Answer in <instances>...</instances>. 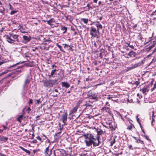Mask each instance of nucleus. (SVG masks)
<instances>
[{
	"label": "nucleus",
	"mask_w": 156,
	"mask_h": 156,
	"mask_svg": "<svg viewBox=\"0 0 156 156\" xmlns=\"http://www.w3.org/2000/svg\"><path fill=\"white\" fill-rule=\"evenodd\" d=\"M64 45H65V46L64 47L65 48L66 47V46H68L69 47H70V46L67 45L66 44H64Z\"/></svg>",
	"instance_id": "5fc2aeb1"
},
{
	"label": "nucleus",
	"mask_w": 156,
	"mask_h": 156,
	"mask_svg": "<svg viewBox=\"0 0 156 156\" xmlns=\"http://www.w3.org/2000/svg\"><path fill=\"white\" fill-rule=\"evenodd\" d=\"M49 146L47 147L45 149V151L44 152V154H48L49 155H50V153H49Z\"/></svg>",
	"instance_id": "5701e85b"
},
{
	"label": "nucleus",
	"mask_w": 156,
	"mask_h": 156,
	"mask_svg": "<svg viewBox=\"0 0 156 156\" xmlns=\"http://www.w3.org/2000/svg\"><path fill=\"white\" fill-rule=\"evenodd\" d=\"M67 113H65L62 115L61 120L62 121L64 124L62 125V126L66 125V122L67 120Z\"/></svg>",
	"instance_id": "423d86ee"
},
{
	"label": "nucleus",
	"mask_w": 156,
	"mask_h": 156,
	"mask_svg": "<svg viewBox=\"0 0 156 156\" xmlns=\"http://www.w3.org/2000/svg\"><path fill=\"white\" fill-rule=\"evenodd\" d=\"M93 23H94L95 25L96 26L97 29H98L99 30L100 29H102V26L99 21H95Z\"/></svg>",
	"instance_id": "6e6552de"
},
{
	"label": "nucleus",
	"mask_w": 156,
	"mask_h": 156,
	"mask_svg": "<svg viewBox=\"0 0 156 156\" xmlns=\"http://www.w3.org/2000/svg\"><path fill=\"white\" fill-rule=\"evenodd\" d=\"M90 34L91 36V37L97 38H99V35L100 32L98 29H96L94 27L92 26L90 28Z\"/></svg>",
	"instance_id": "7ed1b4c3"
},
{
	"label": "nucleus",
	"mask_w": 156,
	"mask_h": 156,
	"mask_svg": "<svg viewBox=\"0 0 156 156\" xmlns=\"http://www.w3.org/2000/svg\"><path fill=\"white\" fill-rule=\"evenodd\" d=\"M86 140L85 142L87 146H89L93 144L94 146H98L100 143L99 137L97 136L96 138H94V135L92 134L88 133L83 135Z\"/></svg>",
	"instance_id": "f257e3e1"
},
{
	"label": "nucleus",
	"mask_w": 156,
	"mask_h": 156,
	"mask_svg": "<svg viewBox=\"0 0 156 156\" xmlns=\"http://www.w3.org/2000/svg\"><path fill=\"white\" fill-rule=\"evenodd\" d=\"M88 96L90 97V98L93 99L94 100H97L98 99V95L96 93H93L90 91L88 94Z\"/></svg>",
	"instance_id": "39448f33"
},
{
	"label": "nucleus",
	"mask_w": 156,
	"mask_h": 156,
	"mask_svg": "<svg viewBox=\"0 0 156 156\" xmlns=\"http://www.w3.org/2000/svg\"><path fill=\"white\" fill-rule=\"evenodd\" d=\"M123 113H125V112L122 111L121 112V113H120L119 112H117V114L120 116L121 119L123 120L124 121V119L123 118L124 117L125 118H126V115H123Z\"/></svg>",
	"instance_id": "1a4fd4ad"
},
{
	"label": "nucleus",
	"mask_w": 156,
	"mask_h": 156,
	"mask_svg": "<svg viewBox=\"0 0 156 156\" xmlns=\"http://www.w3.org/2000/svg\"><path fill=\"white\" fill-rule=\"evenodd\" d=\"M71 29L73 30H75V29L73 27H71Z\"/></svg>",
	"instance_id": "338daca9"
},
{
	"label": "nucleus",
	"mask_w": 156,
	"mask_h": 156,
	"mask_svg": "<svg viewBox=\"0 0 156 156\" xmlns=\"http://www.w3.org/2000/svg\"><path fill=\"white\" fill-rule=\"evenodd\" d=\"M129 47L131 48L132 49H133L134 48V46L133 45H129Z\"/></svg>",
	"instance_id": "8fccbe9b"
},
{
	"label": "nucleus",
	"mask_w": 156,
	"mask_h": 156,
	"mask_svg": "<svg viewBox=\"0 0 156 156\" xmlns=\"http://www.w3.org/2000/svg\"><path fill=\"white\" fill-rule=\"evenodd\" d=\"M98 0H94V2L96 3L98 2Z\"/></svg>",
	"instance_id": "052dcab7"
},
{
	"label": "nucleus",
	"mask_w": 156,
	"mask_h": 156,
	"mask_svg": "<svg viewBox=\"0 0 156 156\" xmlns=\"http://www.w3.org/2000/svg\"><path fill=\"white\" fill-rule=\"evenodd\" d=\"M30 134H31V133H31H31H32V134L31 136V138L32 139H33V138H34V133H33V132H31L30 131Z\"/></svg>",
	"instance_id": "79ce46f5"
},
{
	"label": "nucleus",
	"mask_w": 156,
	"mask_h": 156,
	"mask_svg": "<svg viewBox=\"0 0 156 156\" xmlns=\"http://www.w3.org/2000/svg\"><path fill=\"white\" fill-rule=\"evenodd\" d=\"M117 136H114L113 137V139L114 140H115V139L116 138Z\"/></svg>",
	"instance_id": "4d7b16f0"
},
{
	"label": "nucleus",
	"mask_w": 156,
	"mask_h": 156,
	"mask_svg": "<svg viewBox=\"0 0 156 156\" xmlns=\"http://www.w3.org/2000/svg\"><path fill=\"white\" fill-rule=\"evenodd\" d=\"M133 127H134V126L133 124H131L128 127L127 129L129 130H131Z\"/></svg>",
	"instance_id": "cd10ccee"
},
{
	"label": "nucleus",
	"mask_w": 156,
	"mask_h": 156,
	"mask_svg": "<svg viewBox=\"0 0 156 156\" xmlns=\"http://www.w3.org/2000/svg\"><path fill=\"white\" fill-rule=\"evenodd\" d=\"M7 71H5V72H2L1 73H0V76H2V75L5 74V73H7Z\"/></svg>",
	"instance_id": "c03bdc74"
},
{
	"label": "nucleus",
	"mask_w": 156,
	"mask_h": 156,
	"mask_svg": "<svg viewBox=\"0 0 156 156\" xmlns=\"http://www.w3.org/2000/svg\"><path fill=\"white\" fill-rule=\"evenodd\" d=\"M47 22L48 24L50 25H51V23H53L55 22L53 18L47 21Z\"/></svg>",
	"instance_id": "6ab92c4d"
},
{
	"label": "nucleus",
	"mask_w": 156,
	"mask_h": 156,
	"mask_svg": "<svg viewBox=\"0 0 156 156\" xmlns=\"http://www.w3.org/2000/svg\"><path fill=\"white\" fill-rule=\"evenodd\" d=\"M132 145H130L129 146V149H132L133 150V149L132 148Z\"/></svg>",
	"instance_id": "3c124183"
},
{
	"label": "nucleus",
	"mask_w": 156,
	"mask_h": 156,
	"mask_svg": "<svg viewBox=\"0 0 156 156\" xmlns=\"http://www.w3.org/2000/svg\"><path fill=\"white\" fill-rule=\"evenodd\" d=\"M20 147L21 150L25 151L29 155L30 154V151L27 150V149L24 148L21 146H20Z\"/></svg>",
	"instance_id": "2eb2a0df"
},
{
	"label": "nucleus",
	"mask_w": 156,
	"mask_h": 156,
	"mask_svg": "<svg viewBox=\"0 0 156 156\" xmlns=\"http://www.w3.org/2000/svg\"><path fill=\"white\" fill-rule=\"evenodd\" d=\"M9 35H6L5 36L7 42L10 44H17L19 42L18 38L19 35L12 34H9Z\"/></svg>",
	"instance_id": "f03ea898"
},
{
	"label": "nucleus",
	"mask_w": 156,
	"mask_h": 156,
	"mask_svg": "<svg viewBox=\"0 0 156 156\" xmlns=\"http://www.w3.org/2000/svg\"><path fill=\"white\" fill-rule=\"evenodd\" d=\"M136 118L137 119V122L139 124L140 123V120L139 118H138V116H136Z\"/></svg>",
	"instance_id": "37998d69"
},
{
	"label": "nucleus",
	"mask_w": 156,
	"mask_h": 156,
	"mask_svg": "<svg viewBox=\"0 0 156 156\" xmlns=\"http://www.w3.org/2000/svg\"><path fill=\"white\" fill-rule=\"evenodd\" d=\"M109 106V103L108 102H107L106 103V104L105 106Z\"/></svg>",
	"instance_id": "09e8293b"
},
{
	"label": "nucleus",
	"mask_w": 156,
	"mask_h": 156,
	"mask_svg": "<svg viewBox=\"0 0 156 156\" xmlns=\"http://www.w3.org/2000/svg\"><path fill=\"white\" fill-rule=\"evenodd\" d=\"M17 11H12L10 12V14L12 15L17 12Z\"/></svg>",
	"instance_id": "f704fd0d"
},
{
	"label": "nucleus",
	"mask_w": 156,
	"mask_h": 156,
	"mask_svg": "<svg viewBox=\"0 0 156 156\" xmlns=\"http://www.w3.org/2000/svg\"><path fill=\"white\" fill-rule=\"evenodd\" d=\"M81 20L85 24H87L88 22V19H87L81 18Z\"/></svg>",
	"instance_id": "4be33fe9"
},
{
	"label": "nucleus",
	"mask_w": 156,
	"mask_h": 156,
	"mask_svg": "<svg viewBox=\"0 0 156 156\" xmlns=\"http://www.w3.org/2000/svg\"><path fill=\"white\" fill-rule=\"evenodd\" d=\"M4 62H0V66L3 63H4Z\"/></svg>",
	"instance_id": "bf43d9fd"
},
{
	"label": "nucleus",
	"mask_w": 156,
	"mask_h": 156,
	"mask_svg": "<svg viewBox=\"0 0 156 156\" xmlns=\"http://www.w3.org/2000/svg\"><path fill=\"white\" fill-rule=\"evenodd\" d=\"M51 67H52V69H53L54 67H55V68H56L57 67V66L54 65H52V66H51Z\"/></svg>",
	"instance_id": "13d9d810"
},
{
	"label": "nucleus",
	"mask_w": 156,
	"mask_h": 156,
	"mask_svg": "<svg viewBox=\"0 0 156 156\" xmlns=\"http://www.w3.org/2000/svg\"><path fill=\"white\" fill-rule=\"evenodd\" d=\"M25 62V61H23L22 62H18L14 65H13L12 66H11L10 67H9V68H11V67H14V66H15L18 65V64H21V63H24Z\"/></svg>",
	"instance_id": "b1692460"
},
{
	"label": "nucleus",
	"mask_w": 156,
	"mask_h": 156,
	"mask_svg": "<svg viewBox=\"0 0 156 156\" xmlns=\"http://www.w3.org/2000/svg\"><path fill=\"white\" fill-rule=\"evenodd\" d=\"M133 138L134 139H135L136 141H137V140L138 139L136 137L132 136Z\"/></svg>",
	"instance_id": "864d4df0"
},
{
	"label": "nucleus",
	"mask_w": 156,
	"mask_h": 156,
	"mask_svg": "<svg viewBox=\"0 0 156 156\" xmlns=\"http://www.w3.org/2000/svg\"><path fill=\"white\" fill-rule=\"evenodd\" d=\"M61 30H65V31L63 33H65L66 32L67 28L66 27L62 26L61 27Z\"/></svg>",
	"instance_id": "a878e982"
},
{
	"label": "nucleus",
	"mask_w": 156,
	"mask_h": 156,
	"mask_svg": "<svg viewBox=\"0 0 156 156\" xmlns=\"http://www.w3.org/2000/svg\"><path fill=\"white\" fill-rule=\"evenodd\" d=\"M57 46L60 49V50L61 51H63L62 49V46L61 45H59L58 44H57Z\"/></svg>",
	"instance_id": "72a5a7b5"
},
{
	"label": "nucleus",
	"mask_w": 156,
	"mask_h": 156,
	"mask_svg": "<svg viewBox=\"0 0 156 156\" xmlns=\"http://www.w3.org/2000/svg\"><path fill=\"white\" fill-rule=\"evenodd\" d=\"M8 139V138L7 137L0 136V141H1L5 142L7 141Z\"/></svg>",
	"instance_id": "f8f14e48"
},
{
	"label": "nucleus",
	"mask_w": 156,
	"mask_h": 156,
	"mask_svg": "<svg viewBox=\"0 0 156 156\" xmlns=\"http://www.w3.org/2000/svg\"><path fill=\"white\" fill-rule=\"evenodd\" d=\"M37 140L35 139V140H34L33 141H32V142L33 143H37Z\"/></svg>",
	"instance_id": "de8ad7c7"
},
{
	"label": "nucleus",
	"mask_w": 156,
	"mask_h": 156,
	"mask_svg": "<svg viewBox=\"0 0 156 156\" xmlns=\"http://www.w3.org/2000/svg\"><path fill=\"white\" fill-rule=\"evenodd\" d=\"M91 80H92V79H90L89 78H87L86 79V81H91Z\"/></svg>",
	"instance_id": "a18cd8bd"
},
{
	"label": "nucleus",
	"mask_w": 156,
	"mask_h": 156,
	"mask_svg": "<svg viewBox=\"0 0 156 156\" xmlns=\"http://www.w3.org/2000/svg\"><path fill=\"white\" fill-rule=\"evenodd\" d=\"M137 37L138 39L139 40H140V41H142V39L143 38L141 34H138V35H137Z\"/></svg>",
	"instance_id": "c756f323"
},
{
	"label": "nucleus",
	"mask_w": 156,
	"mask_h": 156,
	"mask_svg": "<svg viewBox=\"0 0 156 156\" xmlns=\"http://www.w3.org/2000/svg\"><path fill=\"white\" fill-rule=\"evenodd\" d=\"M148 87L146 86L144 87L142 90V92L144 94H146L148 91Z\"/></svg>",
	"instance_id": "4468645a"
},
{
	"label": "nucleus",
	"mask_w": 156,
	"mask_h": 156,
	"mask_svg": "<svg viewBox=\"0 0 156 156\" xmlns=\"http://www.w3.org/2000/svg\"><path fill=\"white\" fill-rule=\"evenodd\" d=\"M5 12V8L3 7L0 6V12L3 13Z\"/></svg>",
	"instance_id": "bb28decb"
},
{
	"label": "nucleus",
	"mask_w": 156,
	"mask_h": 156,
	"mask_svg": "<svg viewBox=\"0 0 156 156\" xmlns=\"http://www.w3.org/2000/svg\"><path fill=\"white\" fill-rule=\"evenodd\" d=\"M23 38L27 42H29L31 40V37L30 36H27L24 35L23 36Z\"/></svg>",
	"instance_id": "ddd939ff"
},
{
	"label": "nucleus",
	"mask_w": 156,
	"mask_h": 156,
	"mask_svg": "<svg viewBox=\"0 0 156 156\" xmlns=\"http://www.w3.org/2000/svg\"><path fill=\"white\" fill-rule=\"evenodd\" d=\"M81 103V101H78V102H77V104L76 106H77V107H78L79 106V105H80Z\"/></svg>",
	"instance_id": "c9c22d12"
},
{
	"label": "nucleus",
	"mask_w": 156,
	"mask_h": 156,
	"mask_svg": "<svg viewBox=\"0 0 156 156\" xmlns=\"http://www.w3.org/2000/svg\"><path fill=\"white\" fill-rule=\"evenodd\" d=\"M23 110H24L27 113H29L31 109L30 107L26 106Z\"/></svg>",
	"instance_id": "412c9836"
},
{
	"label": "nucleus",
	"mask_w": 156,
	"mask_h": 156,
	"mask_svg": "<svg viewBox=\"0 0 156 156\" xmlns=\"http://www.w3.org/2000/svg\"><path fill=\"white\" fill-rule=\"evenodd\" d=\"M33 103V100L32 99H29V101L28 103L29 105H30L31 104H32Z\"/></svg>",
	"instance_id": "ea45409f"
},
{
	"label": "nucleus",
	"mask_w": 156,
	"mask_h": 156,
	"mask_svg": "<svg viewBox=\"0 0 156 156\" xmlns=\"http://www.w3.org/2000/svg\"><path fill=\"white\" fill-rule=\"evenodd\" d=\"M87 6L89 8H91V7L90 6V5L89 4H87Z\"/></svg>",
	"instance_id": "680f3d73"
},
{
	"label": "nucleus",
	"mask_w": 156,
	"mask_h": 156,
	"mask_svg": "<svg viewBox=\"0 0 156 156\" xmlns=\"http://www.w3.org/2000/svg\"><path fill=\"white\" fill-rule=\"evenodd\" d=\"M57 81V80H50L43 81V86L46 87H52Z\"/></svg>",
	"instance_id": "20e7f679"
},
{
	"label": "nucleus",
	"mask_w": 156,
	"mask_h": 156,
	"mask_svg": "<svg viewBox=\"0 0 156 156\" xmlns=\"http://www.w3.org/2000/svg\"><path fill=\"white\" fill-rule=\"evenodd\" d=\"M53 75H51V73L50 75H48V76H49V78H50L51 76H52Z\"/></svg>",
	"instance_id": "e2e57ef3"
},
{
	"label": "nucleus",
	"mask_w": 156,
	"mask_h": 156,
	"mask_svg": "<svg viewBox=\"0 0 156 156\" xmlns=\"http://www.w3.org/2000/svg\"><path fill=\"white\" fill-rule=\"evenodd\" d=\"M154 89H155V88L154 87H153L151 89V91H152L154 90Z\"/></svg>",
	"instance_id": "0e129e2a"
},
{
	"label": "nucleus",
	"mask_w": 156,
	"mask_h": 156,
	"mask_svg": "<svg viewBox=\"0 0 156 156\" xmlns=\"http://www.w3.org/2000/svg\"><path fill=\"white\" fill-rule=\"evenodd\" d=\"M116 142L115 140L113 139V140L111 141L110 142V146H112Z\"/></svg>",
	"instance_id": "2f4dec72"
},
{
	"label": "nucleus",
	"mask_w": 156,
	"mask_h": 156,
	"mask_svg": "<svg viewBox=\"0 0 156 156\" xmlns=\"http://www.w3.org/2000/svg\"><path fill=\"white\" fill-rule=\"evenodd\" d=\"M128 55L130 57H134L135 56V53L133 51H131L128 54Z\"/></svg>",
	"instance_id": "dca6fc26"
},
{
	"label": "nucleus",
	"mask_w": 156,
	"mask_h": 156,
	"mask_svg": "<svg viewBox=\"0 0 156 156\" xmlns=\"http://www.w3.org/2000/svg\"><path fill=\"white\" fill-rule=\"evenodd\" d=\"M136 142L137 143H140L142 144H144L143 141L140 139H138L137 140V141H136Z\"/></svg>",
	"instance_id": "c85d7f7f"
},
{
	"label": "nucleus",
	"mask_w": 156,
	"mask_h": 156,
	"mask_svg": "<svg viewBox=\"0 0 156 156\" xmlns=\"http://www.w3.org/2000/svg\"><path fill=\"white\" fill-rule=\"evenodd\" d=\"M156 44V42L155 41H154L153 42V44L151 46H150L149 48L148 49L149 50L151 49L152 48L154 47V46Z\"/></svg>",
	"instance_id": "393cba45"
},
{
	"label": "nucleus",
	"mask_w": 156,
	"mask_h": 156,
	"mask_svg": "<svg viewBox=\"0 0 156 156\" xmlns=\"http://www.w3.org/2000/svg\"><path fill=\"white\" fill-rule=\"evenodd\" d=\"M142 136H143V137H145V139H147V140H150L148 138V137L147 136L145 135L143 136V135H142Z\"/></svg>",
	"instance_id": "a19ab883"
},
{
	"label": "nucleus",
	"mask_w": 156,
	"mask_h": 156,
	"mask_svg": "<svg viewBox=\"0 0 156 156\" xmlns=\"http://www.w3.org/2000/svg\"><path fill=\"white\" fill-rule=\"evenodd\" d=\"M36 139L37 140H39L40 142L41 143V142H42V140H41V138L39 136H37V137H36Z\"/></svg>",
	"instance_id": "473e14b6"
},
{
	"label": "nucleus",
	"mask_w": 156,
	"mask_h": 156,
	"mask_svg": "<svg viewBox=\"0 0 156 156\" xmlns=\"http://www.w3.org/2000/svg\"><path fill=\"white\" fill-rule=\"evenodd\" d=\"M59 130H60L61 131V130H62L63 129V126H61V124H60V123H59Z\"/></svg>",
	"instance_id": "e433bc0d"
},
{
	"label": "nucleus",
	"mask_w": 156,
	"mask_h": 156,
	"mask_svg": "<svg viewBox=\"0 0 156 156\" xmlns=\"http://www.w3.org/2000/svg\"><path fill=\"white\" fill-rule=\"evenodd\" d=\"M62 87H65L67 88L70 87V84L66 82H62Z\"/></svg>",
	"instance_id": "9b49d317"
},
{
	"label": "nucleus",
	"mask_w": 156,
	"mask_h": 156,
	"mask_svg": "<svg viewBox=\"0 0 156 156\" xmlns=\"http://www.w3.org/2000/svg\"><path fill=\"white\" fill-rule=\"evenodd\" d=\"M56 69H54L52 70L51 71V75H53L55 73V72H56Z\"/></svg>",
	"instance_id": "58836bf2"
},
{
	"label": "nucleus",
	"mask_w": 156,
	"mask_h": 156,
	"mask_svg": "<svg viewBox=\"0 0 156 156\" xmlns=\"http://www.w3.org/2000/svg\"><path fill=\"white\" fill-rule=\"evenodd\" d=\"M144 60H143L135 64L130 67V69H133L142 65L144 63Z\"/></svg>",
	"instance_id": "0eeeda50"
},
{
	"label": "nucleus",
	"mask_w": 156,
	"mask_h": 156,
	"mask_svg": "<svg viewBox=\"0 0 156 156\" xmlns=\"http://www.w3.org/2000/svg\"><path fill=\"white\" fill-rule=\"evenodd\" d=\"M54 91L56 92H58V91L57 90V89H55V90H54Z\"/></svg>",
	"instance_id": "69168bd1"
},
{
	"label": "nucleus",
	"mask_w": 156,
	"mask_h": 156,
	"mask_svg": "<svg viewBox=\"0 0 156 156\" xmlns=\"http://www.w3.org/2000/svg\"><path fill=\"white\" fill-rule=\"evenodd\" d=\"M78 107L77 106H75L74 108L69 111V114H73L74 113H75L77 111Z\"/></svg>",
	"instance_id": "9d476101"
},
{
	"label": "nucleus",
	"mask_w": 156,
	"mask_h": 156,
	"mask_svg": "<svg viewBox=\"0 0 156 156\" xmlns=\"http://www.w3.org/2000/svg\"><path fill=\"white\" fill-rule=\"evenodd\" d=\"M103 109L106 111H108L109 110V108L107 106H105V107L103 108Z\"/></svg>",
	"instance_id": "7c9ffc66"
},
{
	"label": "nucleus",
	"mask_w": 156,
	"mask_h": 156,
	"mask_svg": "<svg viewBox=\"0 0 156 156\" xmlns=\"http://www.w3.org/2000/svg\"><path fill=\"white\" fill-rule=\"evenodd\" d=\"M18 30H20V31L23 33H26L25 31H23V26L21 25H19L18 27Z\"/></svg>",
	"instance_id": "a211bd4d"
},
{
	"label": "nucleus",
	"mask_w": 156,
	"mask_h": 156,
	"mask_svg": "<svg viewBox=\"0 0 156 156\" xmlns=\"http://www.w3.org/2000/svg\"><path fill=\"white\" fill-rule=\"evenodd\" d=\"M154 87L155 88H156V83H155V84H154Z\"/></svg>",
	"instance_id": "774afa93"
},
{
	"label": "nucleus",
	"mask_w": 156,
	"mask_h": 156,
	"mask_svg": "<svg viewBox=\"0 0 156 156\" xmlns=\"http://www.w3.org/2000/svg\"><path fill=\"white\" fill-rule=\"evenodd\" d=\"M30 80H29L28 79H26V80L25 82V84H26L27 83H29L30 82Z\"/></svg>",
	"instance_id": "4c0bfd02"
},
{
	"label": "nucleus",
	"mask_w": 156,
	"mask_h": 156,
	"mask_svg": "<svg viewBox=\"0 0 156 156\" xmlns=\"http://www.w3.org/2000/svg\"><path fill=\"white\" fill-rule=\"evenodd\" d=\"M97 135H101L102 134H103V133L102 130L99 128H98L97 129Z\"/></svg>",
	"instance_id": "f3484780"
},
{
	"label": "nucleus",
	"mask_w": 156,
	"mask_h": 156,
	"mask_svg": "<svg viewBox=\"0 0 156 156\" xmlns=\"http://www.w3.org/2000/svg\"><path fill=\"white\" fill-rule=\"evenodd\" d=\"M23 115H20L17 118V120L20 123L21 122V120L23 119Z\"/></svg>",
	"instance_id": "aec40b11"
},
{
	"label": "nucleus",
	"mask_w": 156,
	"mask_h": 156,
	"mask_svg": "<svg viewBox=\"0 0 156 156\" xmlns=\"http://www.w3.org/2000/svg\"><path fill=\"white\" fill-rule=\"evenodd\" d=\"M37 104H39V102H40V99L37 100Z\"/></svg>",
	"instance_id": "6e6d98bb"
},
{
	"label": "nucleus",
	"mask_w": 156,
	"mask_h": 156,
	"mask_svg": "<svg viewBox=\"0 0 156 156\" xmlns=\"http://www.w3.org/2000/svg\"><path fill=\"white\" fill-rule=\"evenodd\" d=\"M3 128L5 130H6L7 129H9V128H8L7 127L5 126H3Z\"/></svg>",
	"instance_id": "49530a36"
},
{
	"label": "nucleus",
	"mask_w": 156,
	"mask_h": 156,
	"mask_svg": "<svg viewBox=\"0 0 156 156\" xmlns=\"http://www.w3.org/2000/svg\"><path fill=\"white\" fill-rule=\"evenodd\" d=\"M137 26V24H136L135 25H134L133 26V28H136Z\"/></svg>",
	"instance_id": "603ef678"
}]
</instances>
